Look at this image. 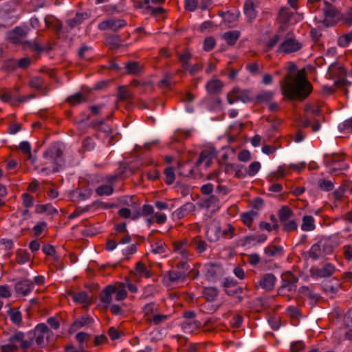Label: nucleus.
Masks as SVG:
<instances>
[{"label": "nucleus", "mask_w": 352, "mask_h": 352, "mask_svg": "<svg viewBox=\"0 0 352 352\" xmlns=\"http://www.w3.org/2000/svg\"><path fill=\"white\" fill-rule=\"evenodd\" d=\"M288 70V74L280 82L283 95L290 100L306 98L311 93L312 87L306 79L305 70L302 69L296 74H294L296 70V67L292 63H289Z\"/></svg>", "instance_id": "1"}, {"label": "nucleus", "mask_w": 352, "mask_h": 352, "mask_svg": "<svg viewBox=\"0 0 352 352\" xmlns=\"http://www.w3.org/2000/svg\"><path fill=\"white\" fill-rule=\"evenodd\" d=\"M28 33L27 28L16 27L14 29L8 32L7 38L11 43L14 44L21 43L24 49L30 48L34 52L41 53L44 50V48L39 45L37 43L31 41H23Z\"/></svg>", "instance_id": "2"}, {"label": "nucleus", "mask_w": 352, "mask_h": 352, "mask_svg": "<svg viewBox=\"0 0 352 352\" xmlns=\"http://www.w3.org/2000/svg\"><path fill=\"white\" fill-rule=\"evenodd\" d=\"M324 6L323 9L324 19L322 22L326 26L333 25L340 19L341 14L337 8L327 1H324Z\"/></svg>", "instance_id": "3"}, {"label": "nucleus", "mask_w": 352, "mask_h": 352, "mask_svg": "<svg viewBox=\"0 0 352 352\" xmlns=\"http://www.w3.org/2000/svg\"><path fill=\"white\" fill-rule=\"evenodd\" d=\"M227 100L230 104H233L236 101H242L245 103L252 100L248 90L241 89L239 87H234L228 94Z\"/></svg>", "instance_id": "4"}, {"label": "nucleus", "mask_w": 352, "mask_h": 352, "mask_svg": "<svg viewBox=\"0 0 352 352\" xmlns=\"http://www.w3.org/2000/svg\"><path fill=\"white\" fill-rule=\"evenodd\" d=\"M302 44L296 39L287 37L279 46L278 50L284 54H290L300 50Z\"/></svg>", "instance_id": "5"}, {"label": "nucleus", "mask_w": 352, "mask_h": 352, "mask_svg": "<svg viewBox=\"0 0 352 352\" xmlns=\"http://www.w3.org/2000/svg\"><path fill=\"white\" fill-rule=\"evenodd\" d=\"M31 333L32 339H35L36 344L41 346L44 344L45 338L48 335V327L45 324H40Z\"/></svg>", "instance_id": "6"}, {"label": "nucleus", "mask_w": 352, "mask_h": 352, "mask_svg": "<svg viewBox=\"0 0 352 352\" xmlns=\"http://www.w3.org/2000/svg\"><path fill=\"white\" fill-rule=\"evenodd\" d=\"M62 151L56 146H53L47 150L43 157L46 161H50L59 165L62 162Z\"/></svg>", "instance_id": "7"}, {"label": "nucleus", "mask_w": 352, "mask_h": 352, "mask_svg": "<svg viewBox=\"0 0 352 352\" xmlns=\"http://www.w3.org/2000/svg\"><path fill=\"white\" fill-rule=\"evenodd\" d=\"M24 334L22 332H16L13 336H10V340L12 342L16 341V343L20 344V346L22 349L26 350L29 349L33 342L32 333H28V340H24Z\"/></svg>", "instance_id": "8"}, {"label": "nucleus", "mask_w": 352, "mask_h": 352, "mask_svg": "<svg viewBox=\"0 0 352 352\" xmlns=\"http://www.w3.org/2000/svg\"><path fill=\"white\" fill-rule=\"evenodd\" d=\"M126 25L125 21L122 19H111L100 23L98 25L99 29L105 30L107 29H111L114 31L123 28Z\"/></svg>", "instance_id": "9"}, {"label": "nucleus", "mask_w": 352, "mask_h": 352, "mask_svg": "<svg viewBox=\"0 0 352 352\" xmlns=\"http://www.w3.org/2000/svg\"><path fill=\"white\" fill-rule=\"evenodd\" d=\"M223 286L225 288L226 293L229 296L241 294L243 292L242 288L238 287L236 282L232 279L226 278Z\"/></svg>", "instance_id": "10"}, {"label": "nucleus", "mask_w": 352, "mask_h": 352, "mask_svg": "<svg viewBox=\"0 0 352 352\" xmlns=\"http://www.w3.org/2000/svg\"><path fill=\"white\" fill-rule=\"evenodd\" d=\"M34 284L32 281L28 279H23L16 283L14 289L16 293L26 296L30 292Z\"/></svg>", "instance_id": "11"}, {"label": "nucleus", "mask_w": 352, "mask_h": 352, "mask_svg": "<svg viewBox=\"0 0 352 352\" xmlns=\"http://www.w3.org/2000/svg\"><path fill=\"white\" fill-rule=\"evenodd\" d=\"M276 280V277L272 274L269 273L264 274L261 278L258 283L261 287L265 290L271 291L274 287Z\"/></svg>", "instance_id": "12"}, {"label": "nucleus", "mask_w": 352, "mask_h": 352, "mask_svg": "<svg viewBox=\"0 0 352 352\" xmlns=\"http://www.w3.org/2000/svg\"><path fill=\"white\" fill-rule=\"evenodd\" d=\"M290 278L284 282L283 285L278 289V293L281 295H285L287 292L295 291L296 286L295 283L298 281V278L289 274Z\"/></svg>", "instance_id": "13"}, {"label": "nucleus", "mask_w": 352, "mask_h": 352, "mask_svg": "<svg viewBox=\"0 0 352 352\" xmlns=\"http://www.w3.org/2000/svg\"><path fill=\"white\" fill-rule=\"evenodd\" d=\"M116 287L112 285L107 286L100 294V298L102 303L109 305L112 301V294H115Z\"/></svg>", "instance_id": "14"}, {"label": "nucleus", "mask_w": 352, "mask_h": 352, "mask_svg": "<svg viewBox=\"0 0 352 352\" xmlns=\"http://www.w3.org/2000/svg\"><path fill=\"white\" fill-rule=\"evenodd\" d=\"M153 208L151 205L145 204L143 206L141 209L140 207L134 205L132 219H136L139 218L140 216H148L152 213H153Z\"/></svg>", "instance_id": "15"}, {"label": "nucleus", "mask_w": 352, "mask_h": 352, "mask_svg": "<svg viewBox=\"0 0 352 352\" xmlns=\"http://www.w3.org/2000/svg\"><path fill=\"white\" fill-rule=\"evenodd\" d=\"M313 275L318 277H329L333 274L335 271V267L331 263H327L323 267L320 269H313Z\"/></svg>", "instance_id": "16"}, {"label": "nucleus", "mask_w": 352, "mask_h": 352, "mask_svg": "<svg viewBox=\"0 0 352 352\" xmlns=\"http://www.w3.org/2000/svg\"><path fill=\"white\" fill-rule=\"evenodd\" d=\"M188 273L184 271L171 270L167 275L168 280L172 283L183 282L186 280Z\"/></svg>", "instance_id": "17"}, {"label": "nucleus", "mask_w": 352, "mask_h": 352, "mask_svg": "<svg viewBox=\"0 0 352 352\" xmlns=\"http://www.w3.org/2000/svg\"><path fill=\"white\" fill-rule=\"evenodd\" d=\"M212 161V154L209 151L204 150L200 153L199 157L195 163L196 166H200L202 163L204 164L206 168L210 166Z\"/></svg>", "instance_id": "18"}, {"label": "nucleus", "mask_w": 352, "mask_h": 352, "mask_svg": "<svg viewBox=\"0 0 352 352\" xmlns=\"http://www.w3.org/2000/svg\"><path fill=\"white\" fill-rule=\"evenodd\" d=\"M345 157L344 153H332V160L335 164H341L338 168H333L330 173H334L337 170L346 169L348 167V165L343 163L344 161Z\"/></svg>", "instance_id": "19"}, {"label": "nucleus", "mask_w": 352, "mask_h": 352, "mask_svg": "<svg viewBox=\"0 0 352 352\" xmlns=\"http://www.w3.org/2000/svg\"><path fill=\"white\" fill-rule=\"evenodd\" d=\"M125 67L127 74L132 75L140 74L143 69V66L137 61H129L126 63Z\"/></svg>", "instance_id": "20"}, {"label": "nucleus", "mask_w": 352, "mask_h": 352, "mask_svg": "<svg viewBox=\"0 0 352 352\" xmlns=\"http://www.w3.org/2000/svg\"><path fill=\"white\" fill-rule=\"evenodd\" d=\"M223 83L218 79L210 80L206 85V89L210 94H217L221 91Z\"/></svg>", "instance_id": "21"}, {"label": "nucleus", "mask_w": 352, "mask_h": 352, "mask_svg": "<svg viewBox=\"0 0 352 352\" xmlns=\"http://www.w3.org/2000/svg\"><path fill=\"white\" fill-rule=\"evenodd\" d=\"M244 12L251 22L256 16V12L254 8V3L251 0H247L244 5Z\"/></svg>", "instance_id": "22"}, {"label": "nucleus", "mask_w": 352, "mask_h": 352, "mask_svg": "<svg viewBox=\"0 0 352 352\" xmlns=\"http://www.w3.org/2000/svg\"><path fill=\"white\" fill-rule=\"evenodd\" d=\"M299 292L306 296H307L311 303H316L320 298V296L318 294H316L313 292L311 288L306 286H302L300 288Z\"/></svg>", "instance_id": "23"}, {"label": "nucleus", "mask_w": 352, "mask_h": 352, "mask_svg": "<svg viewBox=\"0 0 352 352\" xmlns=\"http://www.w3.org/2000/svg\"><path fill=\"white\" fill-rule=\"evenodd\" d=\"M201 326V323L196 320H186L182 323V329L186 331L188 333H192L194 331L199 329Z\"/></svg>", "instance_id": "24"}, {"label": "nucleus", "mask_w": 352, "mask_h": 352, "mask_svg": "<svg viewBox=\"0 0 352 352\" xmlns=\"http://www.w3.org/2000/svg\"><path fill=\"white\" fill-rule=\"evenodd\" d=\"M219 199L214 195H211L208 199H205L202 204V206L206 208H211L213 211L219 208Z\"/></svg>", "instance_id": "25"}, {"label": "nucleus", "mask_w": 352, "mask_h": 352, "mask_svg": "<svg viewBox=\"0 0 352 352\" xmlns=\"http://www.w3.org/2000/svg\"><path fill=\"white\" fill-rule=\"evenodd\" d=\"M301 229L303 231H311L315 229L314 219L312 216L306 215L303 217Z\"/></svg>", "instance_id": "26"}, {"label": "nucleus", "mask_w": 352, "mask_h": 352, "mask_svg": "<svg viewBox=\"0 0 352 352\" xmlns=\"http://www.w3.org/2000/svg\"><path fill=\"white\" fill-rule=\"evenodd\" d=\"M86 97L83 94L78 92L66 99V101L72 106H74L82 102H86Z\"/></svg>", "instance_id": "27"}, {"label": "nucleus", "mask_w": 352, "mask_h": 352, "mask_svg": "<svg viewBox=\"0 0 352 352\" xmlns=\"http://www.w3.org/2000/svg\"><path fill=\"white\" fill-rule=\"evenodd\" d=\"M91 126L96 130L102 131L106 134H111L112 132L111 127L106 124L102 120L92 122Z\"/></svg>", "instance_id": "28"}, {"label": "nucleus", "mask_w": 352, "mask_h": 352, "mask_svg": "<svg viewBox=\"0 0 352 352\" xmlns=\"http://www.w3.org/2000/svg\"><path fill=\"white\" fill-rule=\"evenodd\" d=\"M70 296H72V299L76 302L83 303L86 305L89 304L87 294L85 292H72L70 294Z\"/></svg>", "instance_id": "29"}, {"label": "nucleus", "mask_w": 352, "mask_h": 352, "mask_svg": "<svg viewBox=\"0 0 352 352\" xmlns=\"http://www.w3.org/2000/svg\"><path fill=\"white\" fill-rule=\"evenodd\" d=\"M257 215L258 212L256 211L250 210L249 212L241 214V219L245 226L250 227V226L252 223L254 218Z\"/></svg>", "instance_id": "30"}, {"label": "nucleus", "mask_w": 352, "mask_h": 352, "mask_svg": "<svg viewBox=\"0 0 352 352\" xmlns=\"http://www.w3.org/2000/svg\"><path fill=\"white\" fill-rule=\"evenodd\" d=\"M29 86L38 91H43L44 89V80L41 77L34 76L30 78Z\"/></svg>", "instance_id": "31"}, {"label": "nucleus", "mask_w": 352, "mask_h": 352, "mask_svg": "<svg viewBox=\"0 0 352 352\" xmlns=\"http://www.w3.org/2000/svg\"><path fill=\"white\" fill-rule=\"evenodd\" d=\"M292 215V210L287 206H283L278 212V218L282 223L288 221Z\"/></svg>", "instance_id": "32"}, {"label": "nucleus", "mask_w": 352, "mask_h": 352, "mask_svg": "<svg viewBox=\"0 0 352 352\" xmlns=\"http://www.w3.org/2000/svg\"><path fill=\"white\" fill-rule=\"evenodd\" d=\"M239 36L240 32L239 31H230L223 34V38L226 41L228 44L233 45L239 38Z\"/></svg>", "instance_id": "33"}, {"label": "nucleus", "mask_w": 352, "mask_h": 352, "mask_svg": "<svg viewBox=\"0 0 352 352\" xmlns=\"http://www.w3.org/2000/svg\"><path fill=\"white\" fill-rule=\"evenodd\" d=\"M86 16L87 14L85 13H77L74 18L67 21V24L71 28H73L80 25Z\"/></svg>", "instance_id": "34"}, {"label": "nucleus", "mask_w": 352, "mask_h": 352, "mask_svg": "<svg viewBox=\"0 0 352 352\" xmlns=\"http://www.w3.org/2000/svg\"><path fill=\"white\" fill-rule=\"evenodd\" d=\"M131 97V91L124 86L118 87V101H124L130 99Z\"/></svg>", "instance_id": "35"}, {"label": "nucleus", "mask_w": 352, "mask_h": 352, "mask_svg": "<svg viewBox=\"0 0 352 352\" xmlns=\"http://www.w3.org/2000/svg\"><path fill=\"white\" fill-rule=\"evenodd\" d=\"M96 192L99 196L110 195L113 192V188L111 184L101 185L96 188Z\"/></svg>", "instance_id": "36"}, {"label": "nucleus", "mask_w": 352, "mask_h": 352, "mask_svg": "<svg viewBox=\"0 0 352 352\" xmlns=\"http://www.w3.org/2000/svg\"><path fill=\"white\" fill-rule=\"evenodd\" d=\"M204 295L208 300L212 301L217 296L218 290L217 288L212 287H205L204 289Z\"/></svg>", "instance_id": "37"}, {"label": "nucleus", "mask_w": 352, "mask_h": 352, "mask_svg": "<svg viewBox=\"0 0 352 352\" xmlns=\"http://www.w3.org/2000/svg\"><path fill=\"white\" fill-rule=\"evenodd\" d=\"M193 246L199 251L203 252L206 250L207 243L205 241L202 240L199 236L194 238L192 242Z\"/></svg>", "instance_id": "38"}, {"label": "nucleus", "mask_w": 352, "mask_h": 352, "mask_svg": "<svg viewBox=\"0 0 352 352\" xmlns=\"http://www.w3.org/2000/svg\"><path fill=\"white\" fill-rule=\"evenodd\" d=\"M106 42L111 49H116L120 46V40L118 35H111L108 36Z\"/></svg>", "instance_id": "39"}, {"label": "nucleus", "mask_w": 352, "mask_h": 352, "mask_svg": "<svg viewBox=\"0 0 352 352\" xmlns=\"http://www.w3.org/2000/svg\"><path fill=\"white\" fill-rule=\"evenodd\" d=\"M283 249L280 246L270 245L265 249V253L269 256H275L281 254Z\"/></svg>", "instance_id": "40"}, {"label": "nucleus", "mask_w": 352, "mask_h": 352, "mask_svg": "<svg viewBox=\"0 0 352 352\" xmlns=\"http://www.w3.org/2000/svg\"><path fill=\"white\" fill-rule=\"evenodd\" d=\"M35 211L36 213L45 212H47L49 214L57 213V210L50 204L38 205L36 206Z\"/></svg>", "instance_id": "41"}, {"label": "nucleus", "mask_w": 352, "mask_h": 352, "mask_svg": "<svg viewBox=\"0 0 352 352\" xmlns=\"http://www.w3.org/2000/svg\"><path fill=\"white\" fill-rule=\"evenodd\" d=\"M116 299L117 300H122L127 296V292L125 290V285L124 283H119L118 287H116Z\"/></svg>", "instance_id": "42"}, {"label": "nucleus", "mask_w": 352, "mask_h": 352, "mask_svg": "<svg viewBox=\"0 0 352 352\" xmlns=\"http://www.w3.org/2000/svg\"><path fill=\"white\" fill-rule=\"evenodd\" d=\"M321 246L320 243L313 245L309 252V256L313 259H318L321 256Z\"/></svg>", "instance_id": "43"}, {"label": "nucleus", "mask_w": 352, "mask_h": 352, "mask_svg": "<svg viewBox=\"0 0 352 352\" xmlns=\"http://www.w3.org/2000/svg\"><path fill=\"white\" fill-rule=\"evenodd\" d=\"M318 184L320 189L324 191L332 190L334 188V184L331 181L324 179L318 180Z\"/></svg>", "instance_id": "44"}, {"label": "nucleus", "mask_w": 352, "mask_h": 352, "mask_svg": "<svg viewBox=\"0 0 352 352\" xmlns=\"http://www.w3.org/2000/svg\"><path fill=\"white\" fill-rule=\"evenodd\" d=\"M8 314L13 323L16 324H20L21 323L22 317L21 313L19 311L11 309L8 311Z\"/></svg>", "instance_id": "45"}, {"label": "nucleus", "mask_w": 352, "mask_h": 352, "mask_svg": "<svg viewBox=\"0 0 352 352\" xmlns=\"http://www.w3.org/2000/svg\"><path fill=\"white\" fill-rule=\"evenodd\" d=\"M179 60L182 64V67L184 69H187V68L190 66L189 60L191 58V54L190 52H186L183 54L178 55Z\"/></svg>", "instance_id": "46"}, {"label": "nucleus", "mask_w": 352, "mask_h": 352, "mask_svg": "<svg viewBox=\"0 0 352 352\" xmlns=\"http://www.w3.org/2000/svg\"><path fill=\"white\" fill-rule=\"evenodd\" d=\"M164 174L166 176L165 182L167 184H172L175 179V175L174 173V169L172 167H168L165 169Z\"/></svg>", "instance_id": "47"}, {"label": "nucleus", "mask_w": 352, "mask_h": 352, "mask_svg": "<svg viewBox=\"0 0 352 352\" xmlns=\"http://www.w3.org/2000/svg\"><path fill=\"white\" fill-rule=\"evenodd\" d=\"M239 14V12H236V13H231L230 12H228L227 13L225 14L224 21L228 24L231 25L238 20Z\"/></svg>", "instance_id": "48"}, {"label": "nucleus", "mask_w": 352, "mask_h": 352, "mask_svg": "<svg viewBox=\"0 0 352 352\" xmlns=\"http://www.w3.org/2000/svg\"><path fill=\"white\" fill-rule=\"evenodd\" d=\"M45 22L47 28H52L57 32H59L62 30V24L58 20L52 21L48 20L47 18H45Z\"/></svg>", "instance_id": "49"}, {"label": "nucleus", "mask_w": 352, "mask_h": 352, "mask_svg": "<svg viewBox=\"0 0 352 352\" xmlns=\"http://www.w3.org/2000/svg\"><path fill=\"white\" fill-rule=\"evenodd\" d=\"M292 13L287 8H283L279 11V17L283 23H287L292 17Z\"/></svg>", "instance_id": "50"}, {"label": "nucleus", "mask_w": 352, "mask_h": 352, "mask_svg": "<svg viewBox=\"0 0 352 352\" xmlns=\"http://www.w3.org/2000/svg\"><path fill=\"white\" fill-rule=\"evenodd\" d=\"M90 338L89 334L85 332H79L76 334V338L78 340V342L80 344V351H83L84 347L82 345V343L87 341Z\"/></svg>", "instance_id": "51"}, {"label": "nucleus", "mask_w": 352, "mask_h": 352, "mask_svg": "<svg viewBox=\"0 0 352 352\" xmlns=\"http://www.w3.org/2000/svg\"><path fill=\"white\" fill-rule=\"evenodd\" d=\"M30 259L29 254L25 250H19L16 253V261L19 264H23Z\"/></svg>", "instance_id": "52"}, {"label": "nucleus", "mask_w": 352, "mask_h": 352, "mask_svg": "<svg viewBox=\"0 0 352 352\" xmlns=\"http://www.w3.org/2000/svg\"><path fill=\"white\" fill-rule=\"evenodd\" d=\"M18 349L16 341L12 342L9 338V343L1 346L2 352H13Z\"/></svg>", "instance_id": "53"}, {"label": "nucleus", "mask_w": 352, "mask_h": 352, "mask_svg": "<svg viewBox=\"0 0 352 352\" xmlns=\"http://www.w3.org/2000/svg\"><path fill=\"white\" fill-rule=\"evenodd\" d=\"M261 168V164L258 162H254L250 164V165L248 167V169H246V172L248 175L253 176L256 173H258Z\"/></svg>", "instance_id": "54"}, {"label": "nucleus", "mask_w": 352, "mask_h": 352, "mask_svg": "<svg viewBox=\"0 0 352 352\" xmlns=\"http://www.w3.org/2000/svg\"><path fill=\"white\" fill-rule=\"evenodd\" d=\"M297 228V223L294 220H288L283 222V230L285 232L296 230Z\"/></svg>", "instance_id": "55"}, {"label": "nucleus", "mask_w": 352, "mask_h": 352, "mask_svg": "<svg viewBox=\"0 0 352 352\" xmlns=\"http://www.w3.org/2000/svg\"><path fill=\"white\" fill-rule=\"evenodd\" d=\"M171 75L169 74H164V78L158 82V86L161 88H167L171 84Z\"/></svg>", "instance_id": "56"}, {"label": "nucleus", "mask_w": 352, "mask_h": 352, "mask_svg": "<svg viewBox=\"0 0 352 352\" xmlns=\"http://www.w3.org/2000/svg\"><path fill=\"white\" fill-rule=\"evenodd\" d=\"M215 45V40L212 37H208L204 40V49L206 51H210L214 48Z\"/></svg>", "instance_id": "57"}, {"label": "nucleus", "mask_w": 352, "mask_h": 352, "mask_svg": "<svg viewBox=\"0 0 352 352\" xmlns=\"http://www.w3.org/2000/svg\"><path fill=\"white\" fill-rule=\"evenodd\" d=\"M267 239V236L265 234H259L255 236H251L247 238V241L249 243L256 241L257 243H263Z\"/></svg>", "instance_id": "58"}, {"label": "nucleus", "mask_w": 352, "mask_h": 352, "mask_svg": "<svg viewBox=\"0 0 352 352\" xmlns=\"http://www.w3.org/2000/svg\"><path fill=\"white\" fill-rule=\"evenodd\" d=\"M273 93L272 91H266L260 94L257 100L260 102H268L270 101L273 98Z\"/></svg>", "instance_id": "59"}, {"label": "nucleus", "mask_w": 352, "mask_h": 352, "mask_svg": "<svg viewBox=\"0 0 352 352\" xmlns=\"http://www.w3.org/2000/svg\"><path fill=\"white\" fill-rule=\"evenodd\" d=\"M135 270H136V272H138L139 273L144 274L145 276L147 278L150 277V276H151L150 273L148 271H146V267L145 265L142 262H138L136 264Z\"/></svg>", "instance_id": "60"}, {"label": "nucleus", "mask_w": 352, "mask_h": 352, "mask_svg": "<svg viewBox=\"0 0 352 352\" xmlns=\"http://www.w3.org/2000/svg\"><path fill=\"white\" fill-rule=\"evenodd\" d=\"M47 223L45 221H41L38 223L34 228L33 230L34 232V234L38 236H39L43 230L46 228Z\"/></svg>", "instance_id": "61"}, {"label": "nucleus", "mask_w": 352, "mask_h": 352, "mask_svg": "<svg viewBox=\"0 0 352 352\" xmlns=\"http://www.w3.org/2000/svg\"><path fill=\"white\" fill-rule=\"evenodd\" d=\"M19 148L23 153L28 155L29 159H31L32 155L30 152V144H29V142H22L19 145Z\"/></svg>", "instance_id": "62"}, {"label": "nucleus", "mask_w": 352, "mask_h": 352, "mask_svg": "<svg viewBox=\"0 0 352 352\" xmlns=\"http://www.w3.org/2000/svg\"><path fill=\"white\" fill-rule=\"evenodd\" d=\"M238 159L241 162H248L251 159V154L248 150H243L239 152Z\"/></svg>", "instance_id": "63"}, {"label": "nucleus", "mask_w": 352, "mask_h": 352, "mask_svg": "<svg viewBox=\"0 0 352 352\" xmlns=\"http://www.w3.org/2000/svg\"><path fill=\"white\" fill-rule=\"evenodd\" d=\"M344 255L346 260L352 261V245H345L344 248Z\"/></svg>", "instance_id": "64"}]
</instances>
